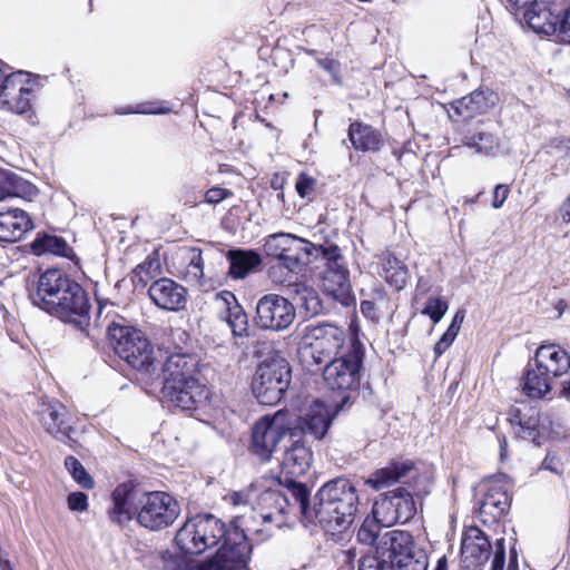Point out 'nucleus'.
Segmentation results:
<instances>
[{
    "instance_id": "obj_30",
    "label": "nucleus",
    "mask_w": 570,
    "mask_h": 570,
    "mask_svg": "<svg viewBox=\"0 0 570 570\" xmlns=\"http://www.w3.org/2000/svg\"><path fill=\"white\" fill-rule=\"evenodd\" d=\"M38 194L37 187L30 181L23 179L16 173L0 168V199L22 198L32 200Z\"/></svg>"
},
{
    "instance_id": "obj_16",
    "label": "nucleus",
    "mask_w": 570,
    "mask_h": 570,
    "mask_svg": "<svg viewBox=\"0 0 570 570\" xmlns=\"http://www.w3.org/2000/svg\"><path fill=\"white\" fill-rule=\"evenodd\" d=\"M51 315L86 331L90 322V304L86 291L76 282Z\"/></svg>"
},
{
    "instance_id": "obj_15",
    "label": "nucleus",
    "mask_w": 570,
    "mask_h": 570,
    "mask_svg": "<svg viewBox=\"0 0 570 570\" xmlns=\"http://www.w3.org/2000/svg\"><path fill=\"white\" fill-rule=\"evenodd\" d=\"M142 494L144 492L130 481L117 485L111 493V505L107 511L109 521L122 528L131 520H137Z\"/></svg>"
},
{
    "instance_id": "obj_39",
    "label": "nucleus",
    "mask_w": 570,
    "mask_h": 570,
    "mask_svg": "<svg viewBox=\"0 0 570 570\" xmlns=\"http://www.w3.org/2000/svg\"><path fill=\"white\" fill-rule=\"evenodd\" d=\"M297 243L298 244L288 246L287 250L278 258L291 272L297 271L303 264H305L314 249L313 245L306 239L297 237Z\"/></svg>"
},
{
    "instance_id": "obj_62",
    "label": "nucleus",
    "mask_w": 570,
    "mask_h": 570,
    "mask_svg": "<svg viewBox=\"0 0 570 570\" xmlns=\"http://www.w3.org/2000/svg\"><path fill=\"white\" fill-rule=\"evenodd\" d=\"M454 340V336L445 332L434 346L435 357H440L452 345Z\"/></svg>"
},
{
    "instance_id": "obj_45",
    "label": "nucleus",
    "mask_w": 570,
    "mask_h": 570,
    "mask_svg": "<svg viewBox=\"0 0 570 570\" xmlns=\"http://www.w3.org/2000/svg\"><path fill=\"white\" fill-rule=\"evenodd\" d=\"M295 244H298L296 236L287 233H277L269 235L265 239L264 250L268 256L278 259L279 256L287 250L288 246Z\"/></svg>"
},
{
    "instance_id": "obj_43",
    "label": "nucleus",
    "mask_w": 570,
    "mask_h": 570,
    "mask_svg": "<svg viewBox=\"0 0 570 570\" xmlns=\"http://www.w3.org/2000/svg\"><path fill=\"white\" fill-rule=\"evenodd\" d=\"M184 259L187 262L186 277L189 282L203 284L204 278V262L202 250L199 248H186L183 254Z\"/></svg>"
},
{
    "instance_id": "obj_11",
    "label": "nucleus",
    "mask_w": 570,
    "mask_h": 570,
    "mask_svg": "<svg viewBox=\"0 0 570 570\" xmlns=\"http://www.w3.org/2000/svg\"><path fill=\"white\" fill-rule=\"evenodd\" d=\"M372 512L384 527L389 528L395 523L410 521L414 517L416 508L411 493L399 488L377 500Z\"/></svg>"
},
{
    "instance_id": "obj_44",
    "label": "nucleus",
    "mask_w": 570,
    "mask_h": 570,
    "mask_svg": "<svg viewBox=\"0 0 570 570\" xmlns=\"http://www.w3.org/2000/svg\"><path fill=\"white\" fill-rule=\"evenodd\" d=\"M382 528H385L377 518L373 514V517H367L364 519L362 525L357 531V540L361 543L374 546L377 551V546L380 543V538L383 534L381 532Z\"/></svg>"
},
{
    "instance_id": "obj_59",
    "label": "nucleus",
    "mask_w": 570,
    "mask_h": 570,
    "mask_svg": "<svg viewBox=\"0 0 570 570\" xmlns=\"http://www.w3.org/2000/svg\"><path fill=\"white\" fill-rule=\"evenodd\" d=\"M232 195V191L220 187H213L208 189L205 194V200L208 204H218L222 200L228 198Z\"/></svg>"
},
{
    "instance_id": "obj_9",
    "label": "nucleus",
    "mask_w": 570,
    "mask_h": 570,
    "mask_svg": "<svg viewBox=\"0 0 570 570\" xmlns=\"http://www.w3.org/2000/svg\"><path fill=\"white\" fill-rule=\"evenodd\" d=\"M325 364L323 377L331 390L346 391L357 386L362 365L358 348L350 346L346 352Z\"/></svg>"
},
{
    "instance_id": "obj_40",
    "label": "nucleus",
    "mask_w": 570,
    "mask_h": 570,
    "mask_svg": "<svg viewBox=\"0 0 570 570\" xmlns=\"http://www.w3.org/2000/svg\"><path fill=\"white\" fill-rule=\"evenodd\" d=\"M218 317L229 326L235 337L248 335V317L239 303L227 311L219 312Z\"/></svg>"
},
{
    "instance_id": "obj_32",
    "label": "nucleus",
    "mask_w": 570,
    "mask_h": 570,
    "mask_svg": "<svg viewBox=\"0 0 570 570\" xmlns=\"http://www.w3.org/2000/svg\"><path fill=\"white\" fill-rule=\"evenodd\" d=\"M557 383L540 366L534 363L528 365L523 376L522 390L531 399H541L550 393Z\"/></svg>"
},
{
    "instance_id": "obj_26",
    "label": "nucleus",
    "mask_w": 570,
    "mask_h": 570,
    "mask_svg": "<svg viewBox=\"0 0 570 570\" xmlns=\"http://www.w3.org/2000/svg\"><path fill=\"white\" fill-rule=\"evenodd\" d=\"M295 433H291V444L286 446L282 458V470L291 476L304 475L312 463L313 453L306 446L302 439H294Z\"/></svg>"
},
{
    "instance_id": "obj_4",
    "label": "nucleus",
    "mask_w": 570,
    "mask_h": 570,
    "mask_svg": "<svg viewBox=\"0 0 570 570\" xmlns=\"http://www.w3.org/2000/svg\"><path fill=\"white\" fill-rule=\"evenodd\" d=\"M264 530L250 527L248 521L236 519L229 527L226 539L216 554L208 559L212 570H246L252 546L248 537Z\"/></svg>"
},
{
    "instance_id": "obj_35",
    "label": "nucleus",
    "mask_w": 570,
    "mask_h": 570,
    "mask_svg": "<svg viewBox=\"0 0 570 570\" xmlns=\"http://www.w3.org/2000/svg\"><path fill=\"white\" fill-rule=\"evenodd\" d=\"M529 414L522 413L521 410H513L510 414V423L515 434L524 440L534 441L538 436L539 417L534 410L529 409Z\"/></svg>"
},
{
    "instance_id": "obj_51",
    "label": "nucleus",
    "mask_w": 570,
    "mask_h": 570,
    "mask_svg": "<svg viewBox=\"0 0 570 570\" xmlns=\"http://www.w3.org/2000/svg\"><path fill=\"white\" fill-rule=\"evenodd\" d=\"M449 304L441 297H430L422 309V314L429 316L434 324L439 323L445 315Z\"/></svg>"
},
{
    "instance_id": "obj_48",
    "label": "nucleus",
    "mask_w": 570,
    "mask_h": 570,
    "mask_svg": "<svg viewBox=\"0 0 570 570\" xmlns=\"http://www.w3.org/2000/svg\"><path fill=\"white\" fill-rule=\"evenodd\" d=\"M65 465L73 480L81 485L83 489H91L95 485L92 478L85 470L83 465L75 458L67 456L65 459Z\"/></svg>"
},
{
    "instance_id": "obj_60",
    "label": "nucleus",
    "mask_w": 570,
    "mask_h": 570,
    "mask_svg": "<svg viewBox=\"0 0 570 570\" xmlns=\"http://www.w3.org/2000/svg\"><path fill=\"white\" fill-rule=\"evenodd\" d=\"M510 193V188L508 185L499 184L494 187L493 198H492V207L499 209L503 206L505 199L508 198Z\"/></svg>"
},
{
    "instance_id": "obj_6",
    "label": "nucleus",
    "mask_w": 570,
    "mask_h": 570,
    "mask_svg": "<svg viewBox=\"0 0 570 570\" xmlns=\"http://www.w3.org/2000/svg\"><path fill=\"white\" fill-rule=\"evenodd\" d=\"M291 383V366L284 358L261 363L252 381V391L261 404L275 405Z\"/></svg>"
},
{
    "instance_id": "obj_17",
    "label": "nucleus",
    "mask_w": 570,
    "mask_h": 570,
    "mask_svg": "<svg viewBox=\"0 0 570 570\" xmlns=\"http://www.w3.org/2000/svg\"><path fill=\"white\" fill-rule=\"evenodd\" d=\"M39 417L46 432L56 440L72 446L75 441L72 434V416L67 407L59 401L42 403L39 410Z\"/></svg>"
},
{
    "instance_id": "obj_42",
    "label": "nucleus",
    "mask_w": 570,
    "mask_h": 570,
    "mask_svg": "<svg viewBox=\"0 0 570 570\" xmlns=\"http://www.w3.org/2000/svg\"><path fill=\"white\" fill-rule=\"evenodd\" d=\"M294 299L301 307L305 308L307 314L317 315L322 312L321 299L313 288L304 284H296L294 285Z\"/></svg>"
},
{
    "instance_id": "obj_49",
    "label": "nucleus",
    "mask_w": 570,
    "mask_h": 570,
    "mask_svg": "<svg viewBox=\"0 0 570 570\" xmlns=\"http://www.w3.org/2000/svg\"><path fill=\"white\" fill-rule=\"evenodd\" d=\"M428 564V556L422 549L393 563L395 570H426Z\"/></svg>"
},
{
    "instance_id": "obj_29",
    "label": "nucleus",
    "mask_w": 570,
    "mask_h": 570,
    "mask_svg": "<svg viewBox=\"0 0 570 570\" xmlns=\"http://www.w3.org/2000/svg\"><path fill=\"white\" fill-rule=\"evenodd\" d=\"M196 371L195 360L186 354H171L169 355L161 366L163 372V387L169 383L180 384V382L196 379L194 376Z\"/></svg>"
},
{
    "instance_id": "obj_54",
    "label": "nucleus",
    "mask_w": 570,
    "mask_h": 570,
    "mask_svg": "<svg viewBox=\"0 0 570 570\" xmlns=\"http://www.w3.org/2000/svg\"><path fill=\"white\" fill-rule=\"evenodd\" d=\"M556 38L562 42L570 43V8L562 7Z\"/></svg>"
},
{
    "instance_id": "obj_28",
    "label": "nucleus",
    "mask_w": 570,
    "mask_h": 570,
    "mask_svg": "<svg viewBox=\"0 0 570 570\" xmlns=\"http://www.w3.org/2000/svg\"><path fill=\"white\" fill-rule=\"evenodd\" d=\"M498 95L491 89L474 90L468 96L454 101L452 107L455 114L464 119L484 114L495 106Z\"/></svg>"
},
{
    "instance_id": "obj_52",
    "label": "nucleus",
    "mask_w": 570,
    "mask_h": 570,
    "mask_svg": "<svg viewBox=\"0 0 570 570\" xmlns=\"http://www.w3.org/2000/svg\"><path fill=\"white\" fill-rule=\"evenodd\" d=\"M295 188L302 198L311 200L316 191V180L302 173L296 179Z\"/></svg>"
},
{
    "instance_id": "obj_18",
    "label": "nucleus",
    "mask_w": 570,
    "mask_h": 570,
    "mask_svg": "<svg viewBox=\"0 0 570 570\" xmlns=\"http://www.w3.org/2000/svg\"><path fill=\"white\" fill-rule=\"evenodd\" d=\"M562 7L559 0H535L524 9L523 18L534 32L556 36Z\"/></svg>"
},
{
    "instance_id": "obj_61",
    "label": "nucleus",
    "mask_w": 570,
    "mask_h": 570,
    "mask_svg": "<svg viewBox=\"0 0 570 570\" xmlns=\"http://www.w3.org/2000/svg\"><path fill=\"white\" fill-rule=\"evenodd\" d=\"M317 63L321 68L326 70L328 73H331L335 81L338 80V76H340V62L338 61H336L334 59H330V58H324V59H318Z\"/></svg>"
},
{
    "instance_id": "obj_57",
    "label": "nucleus",
    "mask_w": 570,
    "mask_h": 570,
    "mask_svg": "<svg viewBox=\"0 0 570 570\" xmlns=\"http://www.w3.org/2000/svg\"><path fill=\"white\" fill-rule=\"evenodd\" d=\"M71 511L83 512L88 509V497L83 492H72L67 499Z\"/></svg>"
},
{
    "instance_id": "obj_50",
    "label": "nucleus",
    "mask_w": 570,
    "mask_h": 570,
    "mask_svg": "<svg viewBox=\"0 0 570 570\" xmlns=\"http://www.w3.org/2000/svg\"><path fill=\"white\" fill-rule=\"evenodd\" d=\"M169 108L156 107L154 102H142L136 106H124L115 109L116 115H165Z\"/></svg>"
},
{
    "instance_id": "obj_23",
    "label": "nucleus",
    "mask_w": 570,
    "mask_h": 570,
    "mask_svg": "<svg viewBox=\"0 0 570 570\" xmlns=\"http://www.w3.org/2000/svg\"><path fill=\"white\" fill-rule=\"evenodd\" d=\"M350 273L343 263H330L324 272L323 292L342 305H348L352 301Z\"/></svg>"
},
{
    "instance_id": "obj_19",
    "label": "nucleus",
    "mask_w": 570,
    "mask_h": 570,
    "mask_svg": "<svg viewBox=\"0 0 570 570\" xmlns=\"http://www.w3.org/2000/svg\"><path fill=\"white\" fill-rule=\"evenodd\" d=\"M417 550L420 548L415 547L413 538L407 531L389 530L381 535L375 557L394 563Z\"/></svg>"
},
{
    "instance_id": "obj_33",
    "label": "nucleus",
    "mask_w": 570,
    "mask_h": 570,
    "mask_svg": "<svg viewBox=\"0 0 570 570\" xmlns=\"http://www.w3.org/2000/svg\"><path fill=\"white\" fill-rule=\"evenodd\" d=\"M348 139L353 148L361 151H376L383 144L382 136L377 130L358 121L350 125Z\"/></svg>"
},
{
    "instance_id": "obj_22",
    "label": "nucleus",
    "mask_w": 570,
    "mask_h": 570,
    "mask_svg": "<svg viewBox=\"0 0 570 570\" xmlns=\"http://www.w3.org/2000/svg\"><path fill=\"white\" fill-rule=\"evenodd\" d=\"M153 303L161 309L179 311L186 304V289L170 278L155 281L148 289Z\"/></svg>"
},
{
    "instance_id": "obj_37",
    "label": "nucleus",
    "mask_w": 570,
    "mask_h": 570,
    "mask_svg": "<svg viewBox=\"0 0 570 570\" xmlns=\"http://www.w3.org/2000/svg\"><path fill=\"white\" fill-rule=\"evenodd\" d=\"M381 264L385 281L396 289H402L406 284L407 267L390 253L382 255Z\"/></svg>"
},
{
    "instance_id": "obj_56",
    "label": "nucleus",
    "mask_w": 570,
    "mask_h": 570,
    "mask_svg": "<svg viewBox=\"0 0 570 570\" xmlns=\"http://www.w3.org/2000/svg\"><path fill=\"white\" fill-rule=\"evenodd\" d=\"M160 268V263L158 258L155 257H147L141 264H139L135 268V274L137 276H140V279H142V275H150L157 273Z\"/></svg>"
},
{
    "instance_id": "obj_55",
    "label": "nucleus",
    "mask_w": 570,
    "mask_h": 570,
    "mask_svg": "<svg viewBox=\"0 0 570 570\" xmlns=\"http://www.w3.org/2000/svg\"><path fill=\"white\" fill-rule=\"evenodd\" d=\"M215 305L217 307V313L229 309V307L236 305L238 303L234 293L229 291H222L215 295Z\"/></svg>"
},
{
    "instance_id": "obj_36",
    "label": "nucleus",
    "mask_w": 570,
    "mask_h": 570,
    "mask_svg": "<svg viewBox=\"0 0 570 570\" xmlns=\"http://www.w3.org/2000/svg\"><path fill=\"white\" fill-rule=\"evenodd\" d=\"M229 275L234 278H244L249 272L261 264V257L254 252L230 250Z\"/></svg>"
},
{
    "instance_id": "obj_46",
    "label": "nucleus",
    "mask_w": 570,
    "mask_h": 570,
    "mask_svg": "<svg viewBox=\"0 0 570 570\" xmlns=\"http://www.w3.org/2000/svg\"><path fill=\"white\" fill-rule=\"evenodd\" d=\"M287 491L292 499L298 504L302 514L309 521H313V505L309 507V490L308 488L294 480L288 481Z\"/></svg>"
},
{
    "instance_id": "obj_64",
    "label": "nucleus",
    "mask_w": 570,
    "mask_h": 570,
    "mask_svg": "<svg viewBox=\"0 0 570 570\" xmlns=\"http://www.w3.org/2000/svg\"><path fill=\"white\" fill-rule=\"evenodd\" d=\"M322 252L323 256L327 259V265L330 263H342V256L337 246L331 245L326 248H323Z\"/></svg>"
},
{
    "instance_id": "obj_13",
    "label": "nucleus",
    "mask_w": 570,
    "mask_h": 570,
    "mask_svg": "<svg viewBox=\"0 0 570 570\" xmlns=\"http://www.w3.org/2000/svg\"><path fill=\"white\" fill-rule=\"evenodd\" d=\"M66 273L60 269L46 271L38 281L35 303L51 314L75 285Z\"/></svg>"
},
{
    "instance_id": "obj_1",
    "label": "nucleus",
    "mask_w": 570,
    "mask_h": 570,
    "mask_svg": "<svg viewBox=\"0 0 570 570\" xmlns=\"http://www.w3.org/2000/svg\"><path fill=\"white\" fill-rule=\"evenodd\" d=\"M358 510V494L353 483L344 478L326 482L314 495L313 521L331 535L347 532Z\"/></svg>"
},
{
    "instance_id": "obj_63",
    "label": "nucleus",
    "mask_w": 570,
    "mask_h": 570,
    "mask_svg": "<svg viewBox=\"0 0 570 570\" xmlns=\"http://www.w3.org/2000/svg\"><path fill=\"white\" fill-rule=\"evenodd\" d=\"M542 468L556 474L562 473L563 470L560 459L554 455H547L542 462Z\"/></svg>"
},
{
    "instance_id": "obj_47",
    "label": "nucleus",
    "mask_w": 570,
    "mask_h": 570,
    "mask_svg": "<svg viewBox=\"0 0 570 570\" xmlns=\"http://www.w3.org/2000/svg\"><path fill=\"white\" fill-rule=\"evenodd\" d=\"M210 567L208 559L199 561L187 556H170L165 559L166 570H212Z\"/></svg>"
},
{
    "instance_id": "obj_38",
    "label": "nucleus",
    "mask_w": 570,
    "mask_h": 570,
    "mask_svg": "<svg viewBox=\"0 0 570 570\" xmlns=\"http://www.w3.org/2000/svg\"><path fill=\"white\" fill-rule=\"evenodd\" d=\"M463 142L466 147L474 149L475 154L487 157H495L501 149L499 138L487 131H479L466 136Z\"/></svg>"
},
{
    "instance_id": "obj_31",
    "label": "nucleus",
    "mask_w": 570,
    "mask_h": 570,
    "mask_svg": "<svg viewBox=\"0 0 570 570\" xmlns=\"http://www.w3.org/2000/svg\"><path fill=\"white\" fill-rule=\"evenodd\" d=\"M414 469L410 460L393 461L384 468L376 470L367 480L366 484L374 490L387 488L406 476Z\"/></svg>"
},
{
    "instance_id": "obj_58",
    "label": "nucleus",
    "mask_w": 570,
    "mask_h": 570,
    "mask_svg": "<svg viewBox=\"0 0 570 570\" xmlns=\"http://www.w3.org/2000/svg\"><path fill=\"white\" fill-rule=\"evenodd\" d=\"M505 562V549H504V540L499 539L495 542V552L492 561L491 570H504Z\"/></svg>"
},
{
    "instance_id": "obj_27",
    "label": "nucleus",
    "mask_w": 570,
    "mask_h": 570,
    "mask_svg": "<svg viewBox=\"0 0 570 570\" xmlns=\"http://www.w3.org/2000/svg\"><path fill=\"white\" fill-rule=\"evenodd\" d=\"M534 363L540 366L557 383L570 368V356L561 347L550 344L541 345L534 357Z\"/></svg>"
},
{
    "instance_id": "obj_10",
    "label": "nucleus",
    "mask_w": 570,
    "mask_h": 570,
    "mask_svg": "<svg viewBox=\"0 0 570 570\" xmlns=\"http://www.w3.org/2000/svg\"><path fill=\"white\" fill-rule=\"evenodd\" d=\"M261 511H252V514L246 517H237L239 520H247L250 527L264 530L263 533L256 534L258 540H265L271 535V525L276 522L277 525L283 521L282 515L286 513L289 505V498L287 494L277 490H266L258 499Z\"/></svg>"
},
{
    "instance_id": "obj_2",
    "label": "nucleus",
    "mask_w": 570,
    "mask_h": 570,
    "mask_svg": "<svg viewBox=\"0 0 570 570\" xmlns=\"http://www.w3.org/2000/svg\"><path fill=\"white\" fill-rule=\"evenodd\" d=\"M107 335L115 352L132 368L149 376L158 374L160 361L147 337L137 328L126 324L122 317L112 320L107 325Z\"/></svg>"
},
{
    "instance_id": "obj_14",
    "label": "nucleus",
    "mask_w": 570,
    "mask_h": 570,
    "mask_svg": "<svg viewBox=\"0 0 570 570\" xmlns=\"http://www.w3.org/2000/svg\"><path fill=\"white\" fill-rule=\"evenodd\" d=\"M33 83L23 71L7 75L0 87V102L9 111L24 114L31 107Z\"/></svg>"
},
{
    "instance_id": "obj_8",
    "label": "nucleus",
    "mask_w": 570,
    "mask_h": 570,
    "mask_svg": "<svg viewBox=\"0 0 570 570\" xmlns=\"http://www.w3.org/2000/svg\"><path fill=\"white\" fill-rule=\"evenodd\" d=\"M293 420L285 411L265 415L253 426L252 451L262 461H268L278 443L292 432Z\"/></svg>"
},
{
    "instance_id": "obj_5",
    "label": "nucleus",
    "mask_w": 570,
    "mask_h": 570,
    "mask_svg": "<svg viewBox=\"0 0 570 570\" xmlns=\"http://www.w3.org/2000/svg\"><path fill=\"white\" fill-rule=\"evenodd\" d=\"M345 332L332 324L307 326L299 348L301 358L308 364L322 365L345 351Z\"/></svg>"
},
{
    "instance_id": "obj_25",
    "label": "nucleus",
    "mask_w": 570,
    "mask_h": 570,
    "mask_svg": "<svg viewBox=\"0 0 570 570\" xmlns=\"http://www.w3.org/2000/svg\"><path fill=\"white\" fill-rule=\"evenodd\" d=\"M333 416L330 406L321 401H314L304 415L299 417V429L304 435L314 440H322L332 424Z\"/></svg>"
},
{
    "instance_id": "obj_20",
    "label": "nucleus",
    "mask_w": 570,
    "mask_h": 570,
    "mask_svg": "<svg viewBox=\"0 0 570 570\" xmlns=\"http://www.w3.org/2000/svg\"><path fill=\"white\" fill-rule=\"evenodd\" d=\"M204 393V385L197 379H189L180 384L169 383L163 387L161 399L175 407L187 411L194 409L205 397Z\"/></svg>"
},
{
    "instance_id": "obj_41",
    "label": "nucleus",
    "mask_w": 570,
    "mask_h": 570,
    "mask_svg": "<svg viewBox=\"0 0 570 570\" xmlns=\"http://www.w3.org/2000/svg\"><path fill=\"white\" fill-rule=\"evenodd\" d=\"M31 249L36 255L53 254L60 256H67L70 247L67 242L55 235H38L31 243Z\"/></svg>"
},
{
    "instance_id": "obj_24",
    "label": "nucleus",
    "mask_w": 570,
    "mask_h": 570,
    "mask_svg": "<svg viewBox=\"0 0 570 570\" xmlns=\"http://www.w3.org/2000/svg\"><path fill=\"white\" fill-rule=\"evenodd\" d=\"M33 228L32 220L24 210L11 207H0V240L19 242Z\"/></svg>"
},
{
    "instance_id": "obj_34",
    "label": "nucleus",
    "mask_w": 570,
    "mask_h": 570,
    "mask_svg": "<svg viewBox=\"0 0 570 570\" xmlns=\"http://www.w3.org/2000/svg\"><path fill=\"white\" fill-rule=\"evenodd\" d=\"M490 549V541L479 529H472L470 534L462 540V554L465 558L474 559L476 564H481L488 560Z\"/></svg>"
},
{
    "instance_id": "obj_7",
    "label": "nucleus",
    "mask_w": 570,
    "mask_h": 570,
    "mask_svg": "<svg viewBox=\"0 0 570 570\" xmlns=\"http://www.w3.org/2000/svg\"><path fill=\"white\" fill-rule=\"evenodd\" d=\"M179 514L180 504L171 494L164 491L144 492L137 523L149 531H160L173 525Z\"/></svg>"
},
{
    "instance_id": "obj_12",
    "label": "nucleus",
    "mask_w": 570,
    "mask_h": 570,
    "mask_svg": "<svg viewBox=\"0 0 570 570\" xmlns=\"http://www.w3.org/2000/svg\"><path fill=\"white\" fill-rule=\"evenodd\" d=\"M295 307L285 297L267 294L256 304V323L263 330L283 331L295 320Z\"/></svg>"
},
{
    "instance_id": "obj_21",
    "label": "nucleus",
    "mask_w": 570,
    "mask_h": 570,
    "mask_svg": "<svg viewBox=\"0 0 570 570\" xmlns=\"http://www.w3.org/2000/svg\"><path fill=\"white\" fill-rule=\"evenodd\" d=\"M509 488L508 482H502L501 480L490 481L479 505L480 515L489 518L491 521H497L503 517L511 503Z\"/></svg>"
},
{
    "instance_id": "obj_3",
    "label": "nucleus",
    "mask_w": 570,
    "mask_h": 570,
    "mask_svg": "<svg viewBox=\"0 0 570 570\" xmlns=\"http://www.w3.org/2000/svg\"><path fill=\"white\" fill-rule=\"evenodd\" d=\"M226 529L218 518L213 514H198L188 519L177 531L175 542L185 553H203L226 539Z\"/></svg>"
},
{
    "instance_id": "obj_53",
    "label": "nucleus",
    "mask_w": 570,
    "mask_h": 570,
    "mask_svg": "<svg viewBox=\"0 0 570 570\" xmlns=\"http://www.w3.org/2000/svg\"><path fill=\"white\" fill-rule=\"evenodd\" d=\"M358 570H395L393 563L375 556H365L360 560Z\"/></svg>"
}]
</instances>
